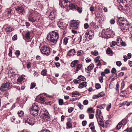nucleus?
<instances>
[{"label":"nucleus","instance_id":"f257e3e1","mask_svg":"<svg viewBox=\"0 0 132 132\" xmlns=\"http://www.w3.org/2000/svg\"><path fill=\"white\" fill-rule=\"evenodd\" d=\"M71 0H59V5L61 7L65 8L67 11L70 10H73L77 7L75 4L71 3Z\"/></svg>","mask_w":132,"mask_h":132},{"label":"nucleus","instance_id":"f03ea898","mask_svg":"<svg viewBox=\"0 0 132 132\" xmlns=\"http://www.w3.org/2000/svg\"><path fill=\"white\" fill-rule=\"evenodd\" d=\"M47 38L50 45H54L56 44L59 38L58 34L57 32L52 31L47 35Z\"/></svg>","mask_w":132,"mask_h":132},{"label":"nucleus","instance_id":"7ed1b4c3","mask_svg":"<svg viewBox=\"0 0 132 132\" xmlns=\"http://www.w3.org/2000/svg\"><path fill=\"white\" fill-rule=\"evenodd\" d=\"M38 14V12L36 11L30 10L28 14L29 21L32 23L35 22L37 20L36 17Z\"/></svg>","mask_w":132,"mask_h":132},{"label":"nucleus","instance_id":"20e7f679","mask_svg":"<svg viewBox=\"0 0 132 132\" xmlns=\"http://www.w3.org/2000/svg\"><path fill=\"white\" fill-rule=\"evenodd\" d=\"M118 21L119 22L120 27L121 30H127L129 26L126 20L121 18L119 19Z\"/></svg>","mask_w":132,"mask_h":132},{"label":"nucleus","instance_id":"39448f33","mask_svg":"<svg viewBox=\"0 0 132 132\" xmlns=\"http://www.w3.org/2000/svg\"><path fill=\"white\" fill-rule=\"evenodd\" d=\"M42 53L46 55H49L50 53L49 47L46 45L43 46L40 49Z\"/></svg>","mask_w":132,"mask_h":132},{"label":"nucleus","instance_id":"423d86ee","mask_svg":"<svg viewBox=\"0 0 132 132\" xmlns=\"http://www.w3.org/2000/svg\"><path fill=\"white\" fill-rule=\"evenodd\" d=\"M39 108L37 105L34 104L32 105V108L30 110V113L33 115L36 116L38 114Z\"/></svg>","mask_w":132,"mask_h":132},{"label":"nucleus","instance_id":"0eeeda50","mask_svg":"<svg viewBox=\"0 0 132 132\" xmlns=\"http://www.w3.org/2000/svg\"><path fill=\"white\" fill-rule=\"evenodd\" d=\"M113 34V31L112 30H110L108 32L105 31V30H103L101 34L102 37V38L108 39L111 37V34Z\"/></svg>","mask_w":132,"mask_h":132},{"label":"nucleus","instance_id":"6e6552de","mask_svg":"<svg viewBox=\"0 0 132 132\" xmlns=\"http://www.w3.org/2000/svg\"><path fill=\"white\" fill-rule=\"evenodd\" d=\"M11 84L10 82H7L3 84L1 87V90L2 91H5L9 89Z\"/></svg>","mask_w":132,"mask_h":132},{"label":"nucleus","instance_id":"1a4fd4ad","mask_svg":"<svg viewBox=\"0 0 132 132\" xmlns=\"http://www.w3.org/2000/svg\"><path fill=\"white\" fill-rule=\"evenodd\" d=\"M15 9L17 12L20 14H23L24 13V9L22 6L16 7L15 8Z\"/></svg>","mask_w":132,"mask_h":132},{"label":"nucleus","instance_id":"9d476101","mask_svg":"<svg viewBox=\"0 0 132 132\" xmlns=\"http://www.w3.org/2000/svg\"><path fill=\"white\" fill-rule=\"evenodd\" d=\"M79 23L78 21H74L71 24V26L73 29H76L78 28Z\"/></svg>","mask_w":132,"mask_h":132},{"label":"nucleus","instance_id":"9b49d317","mask_svg":"<svg viewBox=\"0 0 132 132\" xmlns=\"http://www.w3.org/2000/svg\"><path fill=\"white\" fill-rule=\"evenodd\" d=\"M96 117L97 119L98 118H103V117L102 116V113L101 111L99 109H97L96 111Z\"/></svg>","mask_w":132,"mask_h":132},{"label":"nucleus","instance_id":"f8f14e48","mask_svg":"<svg viewBox=\"0 0 132 132\" xmlns=\"http://www.w3.org/2000/svg\"><path fill=\"white\" fill-rule=\"evenodd\" d=\"M47 114H48V113L46 109L43 108L41 109L40 113V116H43L44 114L47 115Z\"/></svg>","mask_w":132,"mask_h":132},{"label":"nucleus","instance_id":"ddd939ff","mask_svg":"<svg viewBox=\"0 0 132 132\" xmlns=\"http://www.w3.org/2000/svg\"><path fill=\"white\" fill-rule=\"evenodd\" d=\"M94 67V65L93 64H90L87 68H86V72L87 73H89L91 70Z\"/></svg>","mask_w":132,"mask_h":132},{"label":"nucleus","instance_id":"4468645a","mask_svg":"<svg viewBox=\"0 0 132 132\" xmlns=\"http://www.w3.org/2000/svg\"><path fill=\"white\" fill-rule=\"evenodd\" d=\"M56 13L55 12H52L50 13V14L49 16L50 19L52 20L56 16Z\"/></svg>","mask_w":132,"mask_h":132},{"label":"nucleus","instance_id":"2eb2a0df","mask_svg":"<svg viewBox=\"0 0 132 132\" xmlns=\"http://www.w3.org/2000/svg\"><path fill=\"white\" fill-rule=\"evenodd\" d=\"M87 85V83L84 81L80 84L78 86V87L80 88H82L84 87H86Z\"/></svg>","mask_w":132,"mask_h":132},{"label":"nucleus","instance_id":"dca6fc26","mask_svg":"<svg viewBox=\"0 0 132 132\" xmlns=\"http://www.w3.org/2000/svg\"><path fill=\"white\" fill-rule=\"evenodd\" d=\"M89 33L90 32H86L85 34V37L86 39L88 41L90 39H91L92 37V35L89 34Z\"/></svg>","mask_w":132,"mask_h":132},{"label":"nucleus","instance_id":"f3484780","mask_svg":"<svg viewBox=\"0 0 132 132\" xmlns=\"http://www.w3.org/2000/svg\"><path fill=\"white\" fill-rule=\"evenodd\" d=\"M75 53L76 52L75 50L73 49H71L69 51L68 55L70 56H71L75 54Z\"/></svg>","mask_w":132,"mask_h":132},{"label":"nucleus","instance_id":"a211bd4d","mask_svg":"<svg viewBox=\"0 0 132 132\" xmlns=\"http://www.w3.org/2000/svg\"><path fill=\"white\" fill-rule=\"evenodd\" d=\"M79 61L77 60H75L73 61L71 63V66L72 67H74L78 63Z\"/></svg>","mask_w":132,"mask_h":132},{"label":"nucleus","instance_id":"6ab92c4d","mask_svg":"<svg viewBox=\"0 0 132 132\" xmlns=\"http://www.w3.org/2000/svg\"><path fill=\"white\" fill-rule=\"evenodd\" d=\"M41 117L45 120H49L50 117L49 116V114H47V115L46 114L43 115V116H40Z\"/></svg>","mask_w":132,"mask_h":132},{"label":"nucleus","instance_id":"aec40b11","mask_svg":"<svg viewBox=\"0 0 132 132\" xmlns=\"http://www.w3.org/2000/svg\"><path fill=\"white\" fill-rule=\"evenodd\" d=\"M32 121L30 119L27 118L26 119H25L23 120V122L24 123H28V124H32ZM32 124H34L33 123Z\"/></svg>","mask_w":132,"mask_h":132},{"label":"nucleus","instance_id":"412c9836","mask_svg":"<svg viewBox=\"0 0 132 132\" xmlns=\"http://www.w3.org/2000/svg\"><path fill=\"white\" fill-rule=\"evenodd\" d=\"M30 32L28 31H27L25 35V37L26 38L29 39L30 38Z\"/></svg>","mask_w":132,"mask_h":132},{"label":"nucleus","instance_id":"4be33fe9","mask_svg":"<svg viewBox=\"0 0 132 132\" xmlns=\"http://www.w3.org/2000/svg\"><path fill=\"white\" fill-rule=\"evenodd\" d=\"M128 120L126 119H124L118 124H126L128 122Z\"/></svg>","mask_w":132,"mask_h":132},{"label":"nucleus","instance_id":"5701e85b","mask_svg":"<svg viewBox=\"0 0 132 132\" xmlns=\"http://www.w3.org/2000/svg\"><path fill=\"white\" fill-rule=\"evenodd\" d=\"M82 64H78L77 67L76 71H79L82 66Z\"/></svg>","mask_w":132,"mask_h":132},{"label":"nucleus","instance_id":"b1692460","mask_svg":"<svg viewBox=\"0 0 132 132\" xmlns=\"http://www.w3.org/2000/svg\"><path fill=\"white\" fill-rule=\"evenodd\" d=\"M38 100L39 101V102H40L42 103L45 101V99L44 97L43 96H41L39 98Z\"/></svg>","mask_w":132,"mask_h":132},{"label":"nucleus","instance_id":"393cba45","mask_svg":"<svg viewBox=\"0 0 132 132\" xmlns=\"http://www.w3.org/2000/svg\"><path fill=\"white\" fill-rule=\"evenodd\" d=\"M13 30V29L10 27H8L5 29L6 31L7 32H10Z\"/></svg>","mask_w":132,"mask_h":132},{"label":"nucleus","instance_id":"a878e982","mask_svg":"<svg viewBox=\"0 0 132 132\" xmlns=\"http://www.w3.org/2000/svg\"><path fill=\"white\" fill-rule=\"evenodd\" d=\"M120 40V43H121V45L123 46H125L126 45V44L125 42H123L121 39H117V41H119Z\"/></svg>","mask_w":132,"mask_h":132},{"label":"nucleus","instance_id":"bb28decb","mask_svg":"<svg viewBox=\"0 0 132 132\" xmlns=\"http://www.w3.org/2000/svg\"><path fill=\"white\" fill-rule=\"evenodd\" d=\"M58 26L61 29H63L64 27L63 23L62 22H59L57 24Z\"/></svg>","mask_w":132,"mask_h":132},{"label":"nucleus","instance_id":"cd10ccee","mask_svg":"<svg viewBox=\"0 0 132 132\" xmlns=\"http://www.w3.org/2000/svg\"><path fill=\"white\" fill-rule=\"evenodd\" d=\"M106 104H103L101 105H98L97 107V108H99L100 109H104L106 106Z\"/></svg>","mask_w":132,"mask_h":132},{"label":"nucleus","instance_id":"c85d7f7f","mask_svg":"<svg viewBox=\"0 0 132 132\" xmlns=\"http://www.w3.org/2000/svg\"><path fill=\"white\" fill-rule=\"evenodd\" d=\"M12 47H10L9 48V55L11 57L12 56Z\"/></svg>","mask_w":132,"mask_h":132},{"label":"nucleus","instance_id":"c756f323","mask_svg":"<svg viewBox=\"0 0 132 132\" xmlns=\"http://www.w3.org/2000/svg\"><path fill=\"white\" fill-rule=\"evenodd\" d=\"M119 42H118L116 43V42L114 41H112L110 44V46L111 47H112L115 46L116 44L117 45L119 43Z\"/></svg>","mask_w":132,"mask_h":132},{"label":"nucleus","instance_id":"7c9ffc66","mask_svg":"<svg viewBox=\"0 0 132 132\" xmlns=\"http://www.w3.org/2000/svg\"><path fill=\"white\" fill-rule=\"evenodd\" d=\"M106 52L108 54H110L111 53L113 54V52H112L111 49L109 48H107L106 51Z\"/></svg>","mask_w":132,"mask_h":132},{"label":"nucleus","instance_id":"2f4dec72","mask_svg":"<svg viewBox=\"0 0 132 132\" xmlns=\"http://www.w3.org/2000/svg\"><path fill=\"white\" fill-rule=\"evenodd\" d=\"M78 78L80 81V80H81L82 81H83L85 80H86V78L84 76H79Z\"/></svg>","mask_w":132,"mask_h":132},{"label":"nucleus","instance_id":"473e14b6","mask_svg":"<svg viewBox=\"0 0 132 132\" xmlns=\"http://www.w3.org/2000/svg\"><path fill=\"white\" fill-rule=\"evenodd\" d=\"M68 38L67 37H65L63 40V44L65 45H66L68 42Z\"/></svg>","mask_w":132,"mask_h":132},{"label":"nucleus","instance_id":"72a5a7b5","mask_svg":"<svg viewBox=\"0 0 132 132\" xmlns=\"http://www.w3.org/2000/svg\"><path fill=\"white\" fill-rule=\"evenodd\" d=\"M23 112L22 111H20L18 112V115L19 117H22L23 116Z\"/></svg>","mask_w":132,"mask_h":132},{"label":"nucleus","instance_id":"f704fd0d","mask_svg":"<svg viewBox=\"0 0 132 132\" xmlns=\"http://www.w3.org/2000/svg\"><path fill=\"white\" fill-rule=\"evenodd\" d=\"M77 106L81 110H82L84 108V106L81 104V103H78L77 105Z\"/></svg>","mask_w":132,"mask_h":132},{"label":"nucleus","instance_id":"c9c22d12","mask_svg":"<svg viewBox=\"0 0 132 132\" xmlns=\"http://www.w3.org/2000/svg\"><path fill=\"white\" fill-rule=\"evenodd\" d=\"M91 54L93 55L96 56L98 54V52L97 51L95 50L94 52H92Z\"/></svg>","mask_w":132,"mask_h":132},{"label":"nucleus","instance_id":"e433bc0d","mask_svg":"<svg viewBox=\"0 0 132 132\" xmlns=\"http://www.w3.org/2000/svg\"><path fill=\"white\" fill-rule=\"evenodd\" d=\"M129 26L128 29L130 34L132 35V25H130Z\"/></svg>","mask_w":132,"mask_h":132},{"label":"nucleus","instance_id":"4c0bfd02","mask_svg":"<svg viewBox=\"0 0 132 132\" xmlns=\"http://www.w3.org/2000/svg\"><path fill=\"white\" fill-rule=\"evenodd\" d=\"M103 118H98L97 119V121L98 122V124H102L103 122V120H102Z\"/></svg>","mask_w":132,"mask_h":132},{"label":"nucleus","instance_id":"58836bf2","mask_svg":"<svg viewBox=\"0 0 132 132\" xmlns=\"http://www.w3.org/2000/svg\"><path fill=\"white\" fill-rule=\"evenodd\" d=\"M47 71L46 70L44 69L41 72V74L44 76H45L46 75Z\"/></svg>","mask_w":132,"mask_h":132},{"label":"nucleus","instance_id":"ea45409f","mask_svg":"<svg viewBox=\"0 0 132 132\" xmlns=\"http://www.w3.org/2000/svg\"><path fill=\"white\" fill-rule=\"evenodd\" d=\"M12 11V10L10 9H7L6 11V14L7 15V16H8L10 14H11V12Z\"/></svg>","mask_w":132,"mask_h":132},{"label":"nucleus","instance_id":"a19ab883","mask_svg":"<svg viewBox=\"0 0 132 132\" xmlns=\"http://www.w3.org/2000/svg\"><path fill=\"white\" fill-rule=\"evenodd\" d=\"M95 87L96 89H98L101 88V86L99 84L97 83L96 84Z\"/></svg>","mask_w":132,"mask_h":132},{"label":"nucleus","instance_id":"79ce46f5","mask_svg":"<svg viewBox=\"0 0 132 132\" xmlns=\"http://www.w3.org/2000/svg\"><path fill=\"white\" fill-rule=\"evenodd\" d=\"M88 101L87 100H84L83 102V103L84 105H88Z\"/></svg>","mask_w":132,"mask_h":132},{"label":"nucleus","instance_id":"37998d69","mask_svg":"<svg viewBox=\"0 0 132 132\" xmlns=\"http://www.w3.org/2000/svg\"><path fill=\"white\" fill-rule=\"evenodd\" d=\"M77 11L79 13H81L82 11V8L80 7H77Z\"/></svg>","mask_w":132,"mask_h":132},{"label":"nucleus","instance_id":"c03bdc74","mask_svg":"<svg viewBox=\"0 0 132 132\" xmlns=\"http://www.w3.org/2000/svg\"><path fill=\"white\" fill-rule=\"evenodd\" d=\"M98 95L99 97H101L104 95V93L103 92H102L99 93Z\"/></svg>","mask_w":132,"mask_h":132},{"label":"nucleus","instance_id":"a18cd8bd","mask_svg":"<svg viewBox=\"0 0 132 132\" xmlns=\"http://www.w3.org/2000/svg\"><path fill=\"white\" fill-rule=\"evenodd\" d=\"M9 73L11 74V76H13V75L14 74L15 72L12 69L10 70Z\"/></svg>","mask_w":132,"mask_h":132},{"label":"nucleus","instance_id":"49530a36","mask_svg":"<svg viewBox=\"0 0 132 132\" xmlns=\"http://www.w3.org/2000/svg\"><path fill=\"white\" fill-rule=\"evenodd\" d=\"M63 100L62 99H60L59 100V104L60 105H62L63 104Z\"/></svg>","mask_w":132,"mask_h":132},{"label":"nucleus","instance_id":"de8ad7c7","mask_svg":"<svg viewBox=\"0 0 132 132\" xmlns=\"http://www.w3.org/2000/svg\"><path fill=\"white\" fill-rule=\"evenodd\" d=\"M125 131H127V132H132V128H128L125 130Z\"/></svg>","mask_w":132,"mask_h":132},{"label":"nucleus","instance_id":"09e8293b","mask_svg":"<svg viewBox=\"0 0 132 132\" xmlns=\"http://www.w3.org/2000/svg\"><path fill=\"white\" fill-rule=\"evenodd\" d=\"M72 127L71 124H66V128L67 129H69L70 128H72Z\"/></svg>","mask_w":132,"mask_h":132},{"label":"nucleus","instance_id":"8fccbe9b","mask_svg":"<svg viewBox=\"0 0 132 132\" xmlns=\"http://www.w3.org/2000/svg\"><path fill=\"white\" fill-rule=\"evenodd\" d=\"M117 65L119 66L120 67L122 64V63L120 61H118L116 62Z\"/></svg>","mask_w":132,"mask_h":132},{"label":"nucleus","instance_id":"3c124183","mask_svg":"<svg viewBox=\"0 0 132 132\" xmlns=\"http://www.w3.org/2000/svg\"><path fill=\"white\" fill-rule=\"evenodd\" d=\"M103 77L102 76H100L99 77V80L100 81L101 83H102L103 81Z\"/></svg>","mask_w":132,"mask_h":132},{"label":"nucleus","instance_id":"603ef678","mask_svg":"<svg viewBox=\"0 0 132 132\" xmlns=\"http://www.w3.org/2000/svg\"><path fill=\"white\" fill-rule=\"evenodd\" d=\"M100 57L99 56H98L95 58L94 59V61L95 62L97 63Z\"/></svg>","mask_w":132,"mask_h":132},{"label":"nucleus","instance_id":"864d4df0","mask_svg":"<svg viewBox=\"0 0 132 132\" xmlns=\"http://www.w3.org/2000/svg\"><path fill=\"white\" fill-rule=\"evenodd\" d=\"M117 74H114L113 75H112L110 76V77L111 78H112L113 79H114V78L117 77Z\"/></svg>","mask_w":132,"mask_h":132},{"label":"nucleus","instance_id":"5fc2aeb1","mask_svg":"<svg viewBox=\"0 0 132 132\" xmlns=\"http://www.w3.org/2000/svg\"><path fill=\"white\" fill-rule=\"evenodd\" d=\"M122 125L123 124H118L116 128L118 129H120Z\"/></svg>","mask_w":132,"mask_h":132},{"label":"nucleus","instance_id":"6e6d98bb","mask_svg":"<svg viewBox=\"0 0 132 132\" xmlns=\"http://www.w3.org/2000/svg\"><path fill=\"white\" fill-rule=\"evenodd\" d=\"M78 94H79L78 92L76 91H75L74 92H73L72 93V96H73L77 95Z\"/></svg>","mask_w":132,"mask_h":132},{"label":"nucleus","instance_id":"4d7b16f0","mask_svg":"<svg viewBox=\"0 0 132 132\" xmlns=\"http://www.w3.org/2000/svg\"><path fill=\"white\" fill-rule=\"evenodd\" d=\"M23 78L22 77L19 78L17 80V81L19 82H21L23 81Z\"/></svg>","mask_w":132,"mask_h":132},{"label":"nucleus","instance_id":"13d9d810","mask_svg":"<svg viewBox=\"0 0 132 132\" xmlns=\"http://www.w3.org/2000/svg\"><path fill=\"white\" fill-rule=\"evenodd\" d=\"M35 84L34 83H32L31 85V87L30 88V89L33 88L35 86Z\"/></svg>","mask_w":132,"mask_h":132},{"label":"nucleus","instance_id":"bf43d9fd","mask_svg":"<svg viewBox=\"0 0 132 132\" xmlns=\"http://www.w3.org/2000/svg\"><path fill=\"white\" fill-rule=\"evenodd\" d=\"M89 127L92 130L93 129L95 128L94 124H89Z\"/></svg>","mask_w":132,"mask_h":132},{"label":"nucleus","instance_id":"052dcab7","mask_svg":"<svg viewBox=\"0 0 132 132\" xmlns=\"http://www.w3.org/2000/svg\"><path fill=\"white\" fill-rule=\"evenodd\" d=\"M74 82L75 83L77 84L79 83L80 82V81L79 80L75 79L74 80Z\"/></svg>","mask_w":132,"mask_h":132},{"label":"nucleus","instance_id":"680f3d73","mask_svg":"<svg viewBox=\"0 0 132 132\" xmlns=\"http://www.w3.org/2000/svg\"><path fill=\"white\" fill-rule=\"evenodd\" d=\"M71 119L70 118H67V123L66 124H71L70 122H71Z\"/></svg>","mask_w":132,"mask_h":132},{"label":"nucleus","instance_id":"e2e57ef3","mask_svg":"<svg viewBox=\"0 0 132 132\" xmlns=\"http://www.w3.org/2000/svg\"><path fill=\"white\" fill-rule=\"evenodd\" d=\"M13 40H16L17 39V36L16 35H14L12 37V38Z\"/></svg>","mask_w":132,"mask_h":132},{"label":"nucleus","instance_id":"0e129e2a","mask_svg":"<svg viewBox=\"0 0 132 132\" xmlns=\"http://www.w3.org/2000/svg\"><path fill=\"white\" fill-rule=\"evenodd\" d=\"M110 70L109 69H105L104 70V72L106 74H108L109 73H110Z\"/></svg>","mask_w":132,"mask_h":132},{"label":"nucleus","instance_id":"69168bd1","mask_svg":"<svg viewBox=\"0 0 132 132\" xmlns=\"http://www.w3.org/2000/svg\"><path fill=\"white\" fill-rule=\"evenodd\" d=\"M20 52L18 50H17L15 52V54L17 56H19L20 54Z\"/></svg>","mask_w":132,"mask_h":132},{"label":"nucleus","instance_id":"338daca9","mask_svg":"<svg viewBox=\"0 0 132 132\" xmlns=\"http://www.w3.org/2000/svg\"><path fill=\"white\" fill-rule=\"evenodd\" d=\"M116 70L115 68H113L111 71V72L112 73H115L116 72Z\"/></svg>","mask_w":132,"mask_h":132},{"label":"nucleus","instance_id":"774afa93","mask_svg":"<svg viewBox=\"0 0 132 132\" xmlns=\"http://www.w3.org/2000/svg\"><path fill=\"white\" fill-rule=\"evenodd\" d=\"M40 132H50L49 130L46 129L42 130Z\"/></svg>","mask_w":132,"mask_h":132}]
</instances>
